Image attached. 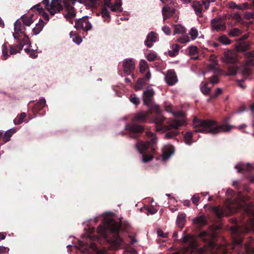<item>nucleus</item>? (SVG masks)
I'll use <instances>...</instances> for the list:
<instances>
[{
	"instance_id": "28",
	"label": "nucleus",
	"mask_w": 254,
	"mask_h": 254,
	"mask_svg": "<svg viewBox=\"0 0 254 254\" xmlns=\"http://www.w3.org/2000/svg\"><path fill=\"white\" fill-rule=\"evenodd\" d=\"M210 210L219 218H221L224 216V211L219 206H211Z\"/></svg>"
},
{
	"instance_id": "27",
	"label": "nucleus",
	"mask_w": 254,
	"mask_h": 254,
	"mask_svg": "<svg viewBox=\"0 0 254 254\" xmlns=\"http://www.w3.org/2000/svg\"><path fill=\"white\" fill-rule=\"evenodd\" d=\"M235 168L238 169L239 173H243L244 172H248L251 171L253 167L250 163H248L246 165H243L242 166L236 165L235 166Z\"/></svg>"
},
{
	"instance_id": "34",
	"label": "nucleus",
	"mask_w": 254,
	"mask_h": 254,
	"mask_svg": "<svg viewBox=\"0 0 254 254\" xmlns=\"http://www.w3.org/2000/svg\"><path fill=\"white\" fill-rule=\"evenodd\" d=\"M15 131L16 130L14 128H12L6 131L3 135L2 139L4 143H6L8 141L10 140V137L15 132Z\"/></svg>"
},
{
	"instance_id": "35",
	"label": "nucleus",
	"mask_w": 254,
	"mask_h": 254,
	"mask_svg": "<svg viewBox=\"0 0 254 254\" xmlns=\"http://www.w3.org/2000/svg\"><path fill=\"white\" fill-rule=\"evenodd\" d=\"M8 43L5 42L2 46V60H6L9 57L8 54Z\"/></svg>"
},
{
	"instance_id": "54",
	"label": "nucleus",
	"mask_w": 254,
	"mask_h": 254,
	"mask_svg": "<svg viewBox=\"0 0 254 254\" xmlns=\"http://www.w3.org/2000/svg\"><path fill=\"white\" fill-rule=\"evenodd\" d=\"M173 115L175 117H179L181 118H184L185 117V113L182 111L174 112Z\"/></svg>"
},
{
	"instance_id": "37",
	"label": "nucleus",
	"mask_w": 254,
	"mask_h": 254,
	"mask_svg": "<svg viewBox=\"0 0 254 254\" xmlns=\"http://www.w3.org/2000/svg\"><path fill=\"white\" fill-rule=\"evenodd\" d=\"M26 113L23 112L21 113L19 116H18L14 120L13 122L15 125L21 124L23 122L24 118L26 117Z\"/></svg>"
},
{
	"instance_id": "22",
	"label": "nucleus",
	"mask_w": 254,
	"mask_h": 254,
	"mask_svg": "<svg viewBox=\"0 0 254 254\" xmlns=\"http://www.w3.org/2000/svg\"><path fill=\"white\" fill-rule=\"evenodd\" d=\"M250 43L248 42H242L236 46V50L238 52L244 53V55L250 49Z\"/></svg>"
},
{
	"instance_id": "56",
	"label": "nucleus",
	"mask_w": 254,
	"mask_h": 254,
	"mask_svg": "<svg viewBox=\"0 0 254 254\" xmlns=\"http://www.w3.org/2000/svg\"><path fill=\"white\" fill-rule=\"evenodd\" d=\"M9 249L7 247L0 246V254H3L8 252Z\"/></svg>"
},
{
	"instance_id": "53",
	"label": "nucleus",
	"mask_w": 254,
	"mask_h": 254,
	"mask_svg": "<svg viewBox=\"0 0 254 254\" xmlns=\"http://www.w3.org/2000/svg\"><path fill=\"white\" fill-rule=\"evenodd\" d=\"M210 82L213 84H217L219 82V79L217 75H213L210 77Z\"/></svg>"
},
{
	"instance_id": "40",
	"label": "nucleus",
	"mask_w": 254,
	"mask_h": 254,
	"mask_svg": "<svg viewBox=\"0 0 254 254\" xmlns=\"http://www.w3.org/2000/svg\"><path fill=\"white\" fill-rule=\"evenodd\" d=\"M218 40L219 42L224 45H229L231 44V40L225 35L220 36Z\"/></svg>"
},
{
	"instance_id": "62",
	"label": "nucleus",
	"mask_w": 254,
	"mask_h": 254,
	"mask_svg": "<svg viewBox=\"0 0 254 254\" xmlns=\"http://www.w3.org/2000/svg\"><path fill=\"white\" fill-rule=\"evenodd\" d=\"M222 93V90L220 88H217L215 91V94L214 96H215V98H216L217 96L220 95Z\"/></svg>"
},
{
	"instance_id": "64",
	"label": "nucleus",
	"mask_w": 254,
	"mask_h": 254,
	"mask_svg": "<svg viewBox=\"0 0 254 254\" xmlns=\"http://www.w3.org/2000/svg\"><path fill=\"white\" fill-rule=\"evenodd\" d=\"M162 30L167 35H169L170 34V29L168 26H164L162 28Z\"/></svg>"
},
{
	"instance_id": "46",
	"label": "nucleus",
	"mask_w": 254,
	"mask_h": 254,
	"mask_svg": "<svg viewBox=\"0 0 254 254\" xmlns=\"http://www.w3.org/2000/svg\"><path fill=\"white\" fill-rule=\"evenodd\" d=\"M228 75H235L237 73L238 68L234 65H230L228 67Z\"/></svg>"
},
{
	"instance_id": "42",
	"label": "nucleus",
	"mask_w": 254,
	"mask_h": 254,
	"mask_svg": "<svg viewBox=\"0 0 254 254\" xmlns=\"http://www.w3.org/2000/svg\"><path fill=\"white\" fill-rule=\"evenodd\" d=\"M140 65V71L141 73H144L146 70L148 68V66L147 62L145 60H141L139 64Z\"/></svg>"
},
{
	"instance_id": "24",
	"label": "nucleus",
	"mask_w": 254,
	"mask_h": 254,
	"mask_svg": "<svg viewBox=\"0 0 254 254\" xmlns=\"http://www.w3.org/2000/svg\"><path fill=\"white\" fill-rule=\"evenodd\" d=\"M193 223L199 226H203L207 224V220L204 215H200L193 219Z\"/></svg>"
},
{
	"instance_id": "26",
	"label": "nucleus",
	"mask_w": 254,
	"mask_h": 254,
	"mask_svg": "<svg viewBox=\"0 0 254 254\" xmlns=\"http://www.w3.org/2000/svg\"><path fill=\"white\" fill-rule=\"evenodd\" d=\"M23 48V44H22L21 43H19L18 44L16 45H10V55L16 54L17 53L20 52V51L22 50Z\"/></svg>"
},
{
	"instance_id": "4",
	"label": "nucleus",
	"mask_w": 254,
	"mask_h": 254,
	"mask_svg": "<svg viewBox=\"0 0 254 254\" xmlns=\"http://www.w3.org/2000/svg\"><path fill=\"white\" fill-rule=\"evenodd\" d=\"M148 117V112H138L135 114L132 118L131 120L133 123L126 124V129L128 131L131 138L137 139L144 132V127L137 123H145L147 122Z\"/></svg>"
},
{
	"instance_id": "19",
	"label": "nucleus",
	"mask_w": 254,
	"mask_h": 254,
	"mask_svg": "<svg viewBox=\"0 0 254 254\" xmlns=\"http://www.w3.org/2000/svg\"><path fill=\"white\" fill-rule=\"evenodd\" d=\"M180 127H179L178 128L172 127L168 130H165L164 129H163L159 131L167 132L165 134V138L171 139L179 134L180 132L178 130V129Z\"/></svg>"
},
{
	"instance_id": "9",
	"label": "nucleus",
	"mask_w": 254,
	"mask_h": 254,
	"mask_svg": "<svg viewBox=\"0 0 254 254\" xmlns=\"http://www.w3.org/2000/svg\"><path fill=\"white\" fill-rule=\"evenodd\" d=\"M75 26L77 30L81 29L84 31H87L91 29L92 25L88 20L87 16L83 17L75 21Z\"/></svg>"
},
{
	"instance_id": "38",
	"label": "nucleus",
	"mask_w": 254,
	"mask_h": 254,
	"mask_svg": "<svg viewBox=\"0 0 254 254\" xmlns=\"http://www.w3.org/2000/svg\"><path fill=\"white\" fill-rule=\"evenodd\" d=\"M184 139L186 144L190 145L192 142V132L191 131L186 132L184 135Z\"/></svg>"
},
{
	"instance_id": "55",
	"label": "nucleus",
	"mask_w": 254,
	"mask_h": 254,
	"mask_svg": "<svg viewBox=\"0 0 254 254\" xmlns=\"http://www.w3.org/2000/svg\"><path fill=\"white\" fill-rule=\"evenodd\" d=\"M245 57L248 59L254 58V50L249 51L245 54Z\"/></svg>"
},
{
	"instance_id": "31",
	"label": "nucleus",
	"mask_w": 254,
	"mask_h": 254,
	"mask_svg": "<svg viewBox=\"0 0 254 254\" xmlns=\"http://www.w3.org/2000/svg\"><path fill=\"white\" fill-rule=\"evenodd\" d=\"M174 149L173 147H169L165 149H164L162 153V159L163 160H168L171 155L174 153Z\"/></svg>"
},
{
	"instance_id": "18",
	"label": "nucleus",
	"mask_w": 254,
	"mask_h": 254,
	"mask_svg": "<svg viewBox=\"0 0 254 254\" xmlns=\"http://www.w3.org/2000/svg\"><path fill=\"white\" fill-rule=\"evenodd\" d=\"M157 39V34L153 31H151L147 35L146 39L145 41V44L149 48L153 46L152 42H155Z\"/></svg>"
},
{
	"instance_id": "39",
	"label": "nucleus",
	"mask_w": 254,
	"mask_h": 254,
	"mask_svg": "<svg viewBox=\"0 0 254 254\" xmlns=\"http://www.w3.org/2000/svg\"><path fill=\"white\" fill-rule=\"evenodd\" d=\"M146 84V81L144 78H139L138 79L137 82L135 83V87L137 90L141 89L143 85Z\"/></svg>"
},
{
	"instance_id": "23",
	"label": "nucleus",
	"mask_w": 254,
	"mask_h": 254,
	"mask_svg": "<svg viewBox=\"0 0 254 254\" xmlns=\"http://www.w3.org/2000/svg\"><path fill=\"white\" fill-rule=\"evenodd\" d=\"M31 9L33 11H34L35 10H37L38 12V13L42 16L43 18H44L46 20H49V15L47 13L44 11V9L41 6L40 3H38L33 6Z\"/></svg>"
},
{
	"instance_id": "51",
	"label": "nucleus",
	"mask_w": 254,
	"mask_h": 254,
	"mask_svg": "<svg viewBox=\"0 0 254 254\" xmlns=\"http://www.w3.org/2000/svg\"><path fill=\"white\" fill-rule=\"evenodd\" d=\"M185 32V29L182 26H177L174 29V34H180Z\"/></svg>"
},
{
	"instance_id": "57",
	"label": "nucleus",
	"mask_w": 254,
	"mask_h": 254,
	"mask_svg": "<svg viewBox=\"0 0 254 254\" xmlns=\"http://www.w3.org/2000/svg\"><path fill=\"white\" fill-rule=\"evenodd\" d=\"M246 18L250 19L251 18H254V12H247L245 14Z\"/></svg>"
},
{
	"instance_id": "2",
	"label": "nucleus",
	"mask_w": 254,
	"mask_h": 254,
	"mask_svg": "<svg viewBox=\"0 0 254 254\" xmlns=\"http://www.w3.org/2000/svg\"><path fill=\"white\" fill-rule=\"evenodd\" d=\"M149 109V113L155 115L154 118L153 122L155 124V128L156 131L162 130L164 129L165 130H168L172 127L178 128L179 127L186 125L185 120H173L171 121L168 126L163 125V122L165 118L161 114V110L158 105H154L151 103L150 106H147Z\"/></svg>"
},
{
	"instance_id": "10",
	"label": "nucleus",
	"mask_w": 254,
	"mask_h": 254,
	"mask_svg": "<svg viewBox=\"0 0 254 254\" xmlns=\"http://www.w3.org/2000/svg\"><path fill=\"white\" fill-rule=\"evenodd\" d=\"M212 28L217 32L224 31L226 29V22L222 18H216L211 21Z\"/></svg>"
},
{
	"instance_id": "32",
	"label": "nucleus",
	"mask_w": 254,
	"mask_h": 254,
	"mask_svg": "<svg viewBox=\"0 0 254 254\" xmlns=\"http://www.w3.org/2000/svg\"><path fill=\"white\" fill-rule=\"evenodd\" d=\"M14 31L16 33H24V30H25L24 27H22V22L20 19H17L14 23Z\"/></svg>"
},
{
	"instance_id": "45",
	"label": "nucleus",
	"mask_w": 254,
	"mask_h": 254,
	"mask_svg": "<svg viewBox=\"0 0 254 254\" xmlns=\"http://www.w3.org/2000/svg\"><path fill=\"white\" fill-rule=\"evenodd\" d=\"M130 101L133 104L137 105L139 104L140 101L139 99L137 96V95L135 94H132L130 95L129 98Z\"/></svg>"
},
{
	"instance_id": "25",
	"label": "nucleus",
	"mask_w": 254,
	"mask_h": 254,
	"mask_svg": "<svg viewBox=\"0 0 254 254\" xmlns=\"http://www.w3.org/2000/svg\"><path fill=\"white\" fill-rule=\"evenodd\" d=\"M33 16V14H30L29 15L24 14L22 15L20 19L24 26H29L33 22V20H32Z\"/></svg>"
},
{
	"instance_id": "47",
	"label": "nucleus",
	"mask_w": 254,
	"mask_h": 254,
	"mask_svg": "<svg viewBox=\"0 0 254 254\" xmlns=\"http://www.w3.org/2000/svg\"><path fill=\"white\" fill-rule=\"evenodd\" d=\"M190 35L192 40L195 39L198 36V31L197 29L194 28H192L190 32Z\"/></svg>"
},
{
	"instance_id": "33",
	"label": "nucleus",
	"mask_w": 254,
	"mask_h": 254,
	"mask_svg": "<svg viewBox=\"0 0 254 254\" xmlns=\"http://www.w3.org/2000/svg\"><path fill=\"white\" fill-rule=\"evenodd\" d=\"M122 2L121 0L116 1L114 5L112 4L110 7V9L112 11L114 12H121L122 11V8L121 7Z\"/></svg>"
},
{
	"instance_id": "58",
	"label": "nucleus",
	"mask_w": 254,
	"mask_h": 254,
	"mask_svg": "<svg viewBox=\"0 0 254 254\" xmlns=\"http://www.w3.org/2000/svg\"><path fill=\"white\" fill-rule=\"evenodd\" d=\"M251 70L248 67H245L243 71V73L244 75L246 76H249L251 74Z\"/></svg>"
},
{
	"instance_id": "16",
	"label": "nucleus",
	"mask_w": 254,
	"mask_h": 254,
	"mask_svg": "<svg viewBox=\"0 0 254 254\" xmlns=\"http://www.w3.org/2000/svg\"><path fill=\"white\" fill-rule=\"evenodd\" d=\"M192 7L194 9L195 13L198 17H201L203 16L202 14V12L203 11V6L202 4L199 1H193L192 4Z\"/></svg>"
},
{
	"instance_id": "52",
	"label": "nucleus",
	"mask_w": 254,
	"mask_h": 254,
	"mask_svg": "<svg viewBox=\"0 0 254 254\" xmlns=\"http://www.w3.org/2000/svg\"><path fill=\"white\" fill-rule=\"evenodd\" d=\"M24 35L23 40L22 41H21L20 43H21L22 44H23V46L24 45H27L29 43H30V41L29 40V38L28 36L25 33V32H24V33H21Z\"/></svg>"
},
{
	"instance_id": "7",
	"label": "nucleus",
	"mask_w": 254,
	"mask_h": 254,
	"mask_svg": "<svg viewBox=\"0 0 254 254\" xmlns=\"http://www.w3.org/2000/svg\"><path fill=\"white\" fill-rule=\"evenodd\" d=\"M42 2L45 5L51 16H54L55 13L60 12L63 10L62 0H52L50 4L49 0H43Z\"/></svg>"
},
{
	"instance_id": "50",
	"label": "nucleus",
	"mask_w": 254,
	"mask_h": 254,
	"mask_svg": "<svg viewBox=\"0 0 254 254\" xmlns=\"http://www.w3.org/2000/svg\"><path fill=\"white\" fill-rule=\"evenodd\" d=\"M199 199H200V197L199 196L198 194H195L193 195L192 196V197H191V200H192V203L196 205H197L198 204V202L199 201Z\"/></svg>"
},
{
	"instance_id": "60",
	"label": "nucleus",
	"mask_w": 254,
	"mask_h": 254,
	"mask_svg": "<svg viewBox=\"0 0 254 254\" xmlns=\"http://www.w3.org/2000/svg\"><path fill=\"white\" fill-rule=\"evenodd\" d=\"M157 234L158 236L161 237L162 238H167V235L168 234H165L162 230L158 231Z\"/></svg>"
},
{
	"instance_id": "21",
	"label": "nucleus",
	"mask_w": 254,
	"mask_h": 254,
	"mask_svg": "<svg viewBox=\"0 0 254 254\" xmlns=\"http://www.w3.org/2000/svg\"><path fill=\"white\" fill-rule=\"evenodd\" d=\"M46 105V100L42 98L37 102L33 106L32 108V112L34 114L38 113L39 111L42 110Z\"/></svg>"
},
{
	"instance_id": "13",
	"label": "nucleus",
	"mask_w": 254,
	"mask_h": 254,
	"mask_svg": "<svg viewBox=\"0 0 254 254\" xmlns=\"http://www.w3.org/2000/svg\"><path fill=\"white\" fill-rule=\"evenodd\" d=\"M223 60L227 64H235L238 61L236 55L230 50L224 52Z\"/></svg>"
},
{
	"instance_id": "30",
	"label": "nucleus",
	"mask_w": 254,
	"mask_h": 254,
	"mask_svg": "<svg viewBox=\"0 0 254 254\" xmlns=\"http://www.w3.org/2000/svg\"><path fill=\"white\" fill-rule=\"evenodd\" d=\"M186 215L185 213H181L178 215L176 221L177 225L180 228H183L186 223Z\"/></svg>"
},
{
	"instance_id": "29",
	"label": "nucleus",
	"mask_w": 254,
	"mask_h": 254,
	"mask_svg": "<svg viewBox=\"0 0 254 254\" xmlns=\"http://www.w3.org/2000/svg\"><path fill=\"white\" fill-rule=\"evenodd\" d=\"M45 23L42 19H40L38 23L36 24V26L33 29L32 32L34 35L38 34L43 29Z\"/></svg>"
},
{
	"instance_id": "15",
	"label": "nucleus",
	"mask_w": 254,
	"mask_h": 254,
	"mask_svg": "<svg viewBox=\"0 0 254 254\" xmlns=\"http://www.w3.org/2000/svg\"><path fill=\"white\" fill-rule=\"evenodd\" d=\"M112 4V3L111 0H104V5L102 6L101 11V13L103 17L110 19V16L109 12L107 10V8H110Z\"/></svg>"
},
{
	"instance_id": "48",
	"label": "nucleus",
	"mask_w": 254,
	"mask_h": 254,
	"mask_svg": "<svg viewBox=\"0 0 254 254\" xmlns=\"http://www.w3.org/2000/svg\"><path fill=\"white\" fill-rule=\"evenodd\" d=\"M156 58H157V55L155 53H149L147 55V57H146V59L149 62L154 61V60H155Z\"/></svg>"
},
{
	"instance_id": "5",
	"label": "nucleus",
	"mask_w": 254,
	"mask_h": 254,
	"mask_svg": "<svg viewBox=\"0 0 254 254\" xmlns=\"http://www.w3.org/2000/svg\"><path fill=\"white\" fill-rule=\"evenodd\" d=\"M146 135L148 137L151 138L150 141H139L135 145L139 153L142 154V161L144 163L148 162L153 159V156L147 153H155L156 150L155 145L157 142V138L153 132L146 131Z\"/></svg>"
},
{
	"instance_id": "14",
	"label": "nucleus",
	"mask_w": 254,
	"mask_h": 254,
	"mask_svg": "<svg viewBox=\"0 0 254 254\" xmlns=\"http://www.w3.org/2000/svg\"><path fill=\"white\" fill-rule=\"evenodd\" d=\"M165 79L169 85H173L177 82V77L174 69H169L167 71Z\"/></svg>"
},
{
	"instance_id": "41",
	"label": "nucleus",
	"mask_w": 254,
	"mask_h": 254,
	"mask_svg": "<svg viewBox=\"0 0 254 254\" xmlns=\"http://www.w3.org/2000/svg\"><path fill=\"white\" fill-rule=\"evenodd\" d=\"M242 33V31L238 28H232L230 30L229 35L232 37H237L240 36Z\"/></svg>"
},
{
	"instance_id": "36",
	"label": "nucleus",
	"mask_w": 254,
	"mask_h": 254,
	"mask_svg": "<svg viewBox=\"0 0 254 254\" xmlns=\"http://www.w3.org/2000/svg\"><path fill=\"white\" fill-rule=\"evenodd\" d=\"M200 90L201 92L205 95L208 96L209 95L210 91H211V88L208 87L207 83H202L200 87Z\"/></svg>"
},
{
	"instance_id": "17",
	"label": "nucleus",
	"mask_w": 254,
	"mask_h": 254,
	"mask_svg": "<svg viewBox=\"0 0 254 254\" xmlns=\"http://www.w3.org/2000/svg\"><path fill=\"white\" fill-rule=\"evenodd\" d=\"M176 12V10L174 8H171L169 6H165L162 9V14L164 20L173 16Z\"/></svg>"
},
{
	"instance_id": "3",
	"label": "nucleus",
	"mask_w": 254,
	"mask_h": 254,
	"mask_svg": "<svg viewBox=\"0 0 254 254\" xmlns=\"http://www.w3.org/2000/svg\"><path fill=\"white\" fill-rule=\"evenodd\" d=\"M243 235L239 233V228L234 227L232 234L233 248L239 254H254V239L250 237L243 245Z\"/></svg>"
},
{
	"instance_id": "59",
	"label": "nucleus",
	"mask_w": 254,
	"mask_h": 254,
	"mask_svg": "<svg viewBox=\"0 0 254 254\" xmlns=\"http://www.w3.org/2000/svg\"><path fill=\"white\" fill-rule=\"evenodd\" d=\"M172 50L174 51V52L178 54L180 49V46L178 44H173L172 46Z\"/></svg>"
},
{
	"instance_id": "1",
	"label": "nucleus",
	"mask_w": 254,
	"mask_h": 254,
	"mask_svg": "<svg viewBox=\"0 0 254 254\" xmlns=\"http://www.w3.org/2000/svg\"><path fill=\"white\" fill-rule=\"evenodd\" d=\"M192 126L195 128V132H201L217 134L221 131H229L232 126L229 125L223 124L217 126V123L211 120H202L197 117H194L192 121Z\"/></svg>"
},
{
	"instance_id": "49",
	"label": "nucleus",
	"mask_w": 254,
	"mask_h": 254,
	"mask_svg": "<svg viewBox=\"0 0 254 254\" xmlns=\"http://www.w3.org/2000/svg\"><path fill=\"white\" fill-rule=\"evenodd\" d=\"M190 55L191 56L195 55L197 53L198 49L196 46H190L189 47Z\"/></svg>"
},
{
	"instance_id": "20",
	"label": "nucleus",
	"mask_w": 254,
	"mask_h": 254,
	"mask_svg": "<svg viewBox=\"0 0 254 254\" xmlns=\"http://www.w3.org/2000/svg\"><path fill=\"white\" fill-rule=\"evenodd\" d=\"M108 228L112 233L118 235L121 229V224L118 222L114 221L108 224Z\"/></svg>"
},
{
	"instance_id": "63",
	"label": "nucleus",
	"mask_w": 254,
	"mask_h": 254,
	"mask_svg": "<svg viewBox=\"0 0 254 254\" xmlns=\"http://www.w3.org/2000/svg\"><path fill=\"white\" fill-rule=\"evenodd\" d=\"M150 78H151V73H150V71H148L146 73L144 77L143 78H144L145 80L147 82L149 80Z\"/></svg>"
},
{
	"instance_id": "12",
	"label": "nucleus",
	"mask_w": 254,
	"mask_h": 254,
	"mask_svg": "<svg viewBox=\"0 0 254 254\" xmlns=\"http://www.w3.org/2000/svg\"><path fill=\"white\" fill-rule=\"evenodd\" d=\"M155 94L154 90L148 89L144 91L143 93V102L146 106H150L153 103V98Z\"/></svg>"
},
{
	"instance_id": "43",
	"label": "nucleus",
	"mask_w": 254,
	"mask_h": 254,
	"mask_svg": "<svg viewBox=\"0 0 254 254\" xmlns=\"http://www.w3.org/2000/svg\"><path fill=\"white\" fill-rule=\"evenodd\" d=\"M235 7L238 9L243 10L246 9H251V7H249V3L248 2H245L238 5L234 3Z\"/></svg>"
},
{
	"instance_id": "6",
	"label": "nucleus",
	"mask_w": 254,
	"mask_h": 254,
	"mask_svg": "<svg viewBox=\"0 0 254 254\" xmlns=\"http://www.w3.org/2000/svg\"><path fill=\"white\" fill-rule=\"evenodd\" d=\"M198 237L206 245L196 249L197 254H219L218 246L214 241L215 236L213 233L202 231L198 234Z\"/></svg>"
},
{
	"instance_id": "8",
	"label": "nucleus",
	"mask_w": 254,
	"mask_h": 254,
	"mask_svg": "<svg viewBox=\"0 0 254 254\" xmlns=\"http://www.w3.org/2000/svg\"><path fill=\"white\" fill-rule=\"evenodd\" d=\"M77 0H63V3L65 8L66 13L64 15V17L66 20L72 22V19L76 15V10L73 7Z\"/></svg>"
},
{
	"instance_id": "44",
	"label": "nucleus",
	"mask_w": 254,
	"mask_h": 254,
	"mask_svg": "<svg viewBox=\"0 0 254 254\" xmlns=\"http://www.w3.org/2000/svg\"><path fill=\"white\" fill-rule=\"evenodd\" d=\"M106 227L105 226H99L97 228V232L101 236L103 237L106 236Z\"/></svg>"
},
{
	"instance_id": "11",
	"label": "nucleus",
	"mask_w": 254,
	"mask_h": 254,
	"mask_svg": "<svg viewBox=\"0 0 254 254\" xmlns=\"http://www.w3.org/2000/svg\"><path fill=\"white\" fill-rule=\"evenodd\" d=\"M123 71L127 75L133 72L135 68V63L132 59H127L123 61Z\"/></svg>"
},
{
	"instance_id": "61",
	"label": "nucleus",
	"mask_w": 254,
	"mask_h": 254,
	"mask_svg": "<svg viewBox=\"0 0 254 254\" xmlns=\"http://www.w3.org/2000/svg\"><path fill=\"white\" fill-rule=\"evenodd\" d=\"M189 41V38L186 37H182L178 39V41L181 43H185Z\"/></svg>"
}]
</instances>
